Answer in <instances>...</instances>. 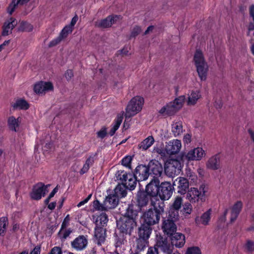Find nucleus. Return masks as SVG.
I'll list each match as a JSON object with an SVG mask.
<instances>
[{
	"label": "nucleus",
	"instance_id": "13d9d810",
	"mask_svg": "<svg viewBox=\"0 0 254 254\" xmlns=\"http://www.w3.org/2000/svg\"><path fill=\"white\" fill-rule=\"evenodd\" d=\"M246 248L250 252L254 251V243L251 241H248L246 244Z\"/></svg>",
	"mask_w": 254,
	"mask_h": 254
},
{
	"label": "nucleus",
	"instance_id": "ddd939ff",
	"mask_svg": "<svg viewBox=\"0 0 254 254\" xmlns=\"http://www.w3.org/2000/svg\"><path fill=\"white\" fill-rule=\"evenodd\" d=\"M136 181H142L147 180L149 176L148 168L147 166L143 165H138L134 171L133 174Z\"/></svg>",
	"mask_w": 254,
	"mask_h": 254
},
{
	"label": "nucleus",
	"instance_id": "7ed1b4c3",
	"mask_svg": "<svg viewBox=\"0 0 254 254\" xmlns=\"http://www.w3.org/2000/svg\"><path fill=\"white\" fill-rule=\"evenodd\" d=\"M185 96H180L176 98L173 101L170 102L163 106L159 111L163 116H170L174 115L183 107L185 100Z\"/></svg>",
	"mask_w": 254,
	"mask_h": 254
},
{
	"label": "nucleus",
	"instance_id": "2eb2a0df",
	"mask_svg": "<svg viewBox=\"0 0 254 254\" xmlns=\"http://www.w3.org/2000/svg\"><path fill=\"white\" fill-rule=\"evenodd\" d=\"M48 191L47 187L40 183L35 185L31 193V197L34 200H39Z\"/></svg>",
	"mask_w": 254,
	"mask_h": 254
},
{
	"label": "nucleus",
	"instance_id": "603ef678",
	"mask_svg": "<svg viewBox=\"0 0 254 254\" xmlns=\"http://www.w3.org/2000/svg\"><path fill=\"white\" fill-rule=\"evenodd\" d=\"M97 137L101 139L104 138L107 134L106 128L104 127H102L101 129L97 133Z\"/></svg>",
	"mask_w": 254,
	"mask_h": 254
},
{
	"label": "nucleus",
	"instance_id": "37998d69",
	"mask_svg": "<svg viewBox=\"0 0 254 254\" xmlns=\"http://www.w3.org/2000/svg\"><path fill=\"white\" fill-rule=\"evenodd\" d=\"M124 235L121 233L120 236H117L115 238V246L116 248L120 247L126 242Z\"/></svg>",
	"mask_w": 254,
	"mask_h": 254
},
{
	"label": "nucleus",
	"instance_id": "e2e57ef3",
	"mask_svg": "<svg viewBox=\"0 0 254 254\" xmlns=\"http://www.w3.org/2000/svg\"><path fill=\"white\" fill-rule=\"evenodd\" d=\"M154 152H156L157 153L160 154L161 155V156H162V157L165 156V153H166V151H165V149L164 150L162 148H156L154 149Z\"/></svg>",
	"mask_w": 254,
	"mask_h": 254
},
{
	"label": "nucleus",
	"instance_id": "20e7f679",
	"mask_svg": "<svg viewBox=\"0 0 254 254\" xmlns=\"http://www.w3.org/2000/svg\"><path fill=\"white\" fill-rule=\"evenodd\" d=\"M206 191L207 188L204 185H201L199 190L191 188L187 193L186 198L192 204L198 203L199 201L203 202L205 199V193Z\"/></svg>",
	"mask_w": 254,
	"mask_h": 254
},
{
	"label": "nucleus",
	"instance_id": "dca6fc26",
	"mask_svg": "<svg viewBox=\"0 0 254 254\" xmlns=\"http://www.w3.org/2000/svg\"><path fill=\"white\" fill-rule=\"evenodd\" d=\"M148 172L150 174H153V177H157L159 178L162 174L163 167L160 163L156 160L150 161L148 165Z\"/></svg>",
	"mask_w": 254,
	"mask_h": 254
},
{
	"label": "nucleus",
	"instance_id": "b1692460",
	"mask_svg": "<svg viewBox=\"0 0 254 254\" xmlns=\"http://www.w3.org/2000/svg\"><path fill=\"white\" fill-rule=\"evenodd\" d=\"M171 243L173 247L182 248L185 244V237L184 235L180 233H174L171 235Z\"/></svg>",
	"mask_w": 254,
	"mask_h": 254
},
{
	"label": "nucleus",
	"instance_id": "6e6552de",
	"mask_svg": "<svg viewBox=\"0 0 254 254\" xmlns=\"http://www.w3.org/2000/svg\"><path fill=\"white\" fill-rule=\"evenodd\" d=\"M182 168L181 163L177 159H169L165 165V171L170 177L179 174Z\"/></svg>",
	"mask_w": 254,
	"mask_h": 254
},
{
	"label": "nucleus",
	"instance_id": "4be33fe9",
	"mask_svg": "<svg viewBox=\"0 0 254 254\" xmlns=\"http://www.w3.org/2000/svg\"><path fill=\"white\" fill-rule=\"evenodd\" d=\"M95 242L98 246H101L105 241L106 230L102 227L97 226L95 228Z\"/></svg>",
	"mask_w": 254,
	"mask_h": 254
},
{
	"label": "nucleus",
	"instance_id": "cd10ccee",
	"mask_svg": "<svg viewBox=\"0 0 254 254\" xmlns=\"http://www.w3.org/2000/svg\"><path fill=\"white\" fill-rule=\"evenodd\" d=\"M150 225L146 223L142 224L138 229V235L139 238L148 239L152 232V228Z\"/></svg>",
	"mask_w": 254,
	"mask_h": 254
},
{
	"label": "nucleus",
	"instance_id": "a18cd8bd",
	"mask_svg": "<svg viewBox=\"0 0 254 254\" xmlns=\"http://www.w3.org/2000/svg\"><path fill=\"white\" fill-rule=\"evenodd\" d=\"M93 208L96 210H107L106 208L105 207L104 202L103 203H101L97 199L93 202Z\"/></svg>",
	"mask_w": 254,
	"mask_h": 254
},
{
	"label": "nucleus",
	"instance_id": "c03bdc74",
	"mask_svg": "<svg viewBox=\"0 0 254 254\" xmlns=\"http://www.w3.org/2000/svg\"><path fill=\"white\" fill-rule=\"evenodd\" d=\"M72 31V28L70 26H65L62 31L61 32L59 36L64 39V38H65L67 37L68 35L71 33Z\"/></svg>",
	"mask_w": 254,
	"mask_h": 254
},
{
	"label": "nucleus",
	"instance_id": "ea45409f",
	"mask_svg": "<svg viewBox=\"0 0 254 254\" xmlns=\"http://www.w3.org/2000/svg\"><path fill=\"white\" fill-rule=\"evenodd\" d=\"M183 203V199L181 196H177L175 197V200L171 206L170 208L174 210H179L181 208Z\"/></svg>",
	"mask_w": 254,
	"mask_h": 254
},
{
	"label": "nucleus",
	"instance_id": "58836bf2",
	"mask_svg": "<svg viewBox=\"0 0 254 254\" xmlns=\"http://www.w3.org/2000/svg\"><path fill=\"white\" fill-rule=\"evenodd\" d=\"M154 139L152 136H149L142 141L139 144V148L143 150H147L154 143Z\"/></svg>",
	"mask_w": 254,
	"mask_h": 254
},
{
	"label": "nucleus",
	"instance_id": "4468645a",
	"mask_svg": "<svg viewBox=\"0 0 254 254\" xmlns=\"http://www.w3.org/2000/svg\"><path fill=\"white\" fill-rule=\"evenodd\" d=\"M182 148L180 140L173 139L169 141L165 146V151L167 154L175 155L178 153Z\"/></svg>",
	"mask_w": 254,
	"mask_h": 254
},
{
	"label": "nucleus",
	"instance_id": "680f3d73",
	"mask_svg": "<svg viewBox=\"0 0 254 254\" xmlns=\"http://www.w3.org/2000/svg\"><path fill=\"white\" fill-rule=\"evenodd\" d=\"M123 118L122 116H118L115 120V124L114 125L117 126L118 127H119L122 122Z\"/></svg>",
	"mask_w": 254,
	"mask_h": 254
},
{
	"label": "nucleus",
	"instance_id": "f3484780",
	"mask_svg": "<svg viewBox=\"0 0 254 254\" xmlns=\"http://www.w3.org/2000/svg\"><path fill=\"white\" fill-rule=\"evenodd\" d=\"M173 186H177L178 192L181 194H185L189 187V183L188 180L184 177H178L173 182Z\"/></svg>",
	"mask_w": 254,
	"mask_h": 254
},
{
	"label": "nucleus",
	"instance_id": "8fccbe9b",
	"mask_svg": "<svg viewBox=\"0 0 254 254\" xmlns=\"http://www.w3.org/2000/svg\"><path fill=\"white\" fill-rule=\"evenodd\" d=\"M186 254H201V251L197 247H192L188 249Z\"/></svg>",
	"mask_w": 254,
	"mask_h": 254
},
{
	"label": "nucleus",
	"instance_id": "393cba45",
	"mask_svg": "<svg viewBox=\"0 0 254 254\" xmlns=\"http://www.w3.org/2000/svg\"><path fill=\"white\" fill-rule=\"evenodd\" d=\"M137 205L141 210L148 204L150 196L144 191H139L137 193Z\"/></svg>",
	"mask_w": 254,
	"mask_h": 254
},
{
	"label": "nucleus",
	"instance_id": "774afa93",
	"mask_svg": "<svg viewBox=\"0 0 254 254\" xmlns=\"http://www.w3.org/2000/svg\"><path fill=\"white\" fill-rule=\"evenodd\" d=\"M71 231L70 230H67L64 231L63 233L61 232V234H63L62 237L63 239H65L70 234Z\"/></svg>",
	"mask_w": 254,
	"mask_h": 254
},
{
	"label": "nucleus",
	"instance_id": "7c9ffc66",
	"mask_svg": "<svg viewBox=\"0 0 254 254\" xmlns=\"http://www.w3.org/2000/svg\"><path fill=\"white\" fill-rule=\"evenodd\" d=\"M21 122V118H18L16 119L13 116L10 117L7 121L8 126L9 128L14 131H17V128L19 126V124Z\"/></svg>",
	"mask_w": 254,
	"mask_h": 254
},
{
	"label": "nucleus",
	"instance_id": "4c0bfd02",
	"mask_svg": "<svg viewBox=\"0 0 254 254\" xmlns=\"http://www.w3.org/2000/svg\"><path fill=\"white\" fill-rule=\"evenodd\" d=\"M94 162V158L93 156H89L86 160L85 163L84 164L82 168L80 171V174L83 175L88 171L90 167L92 166Z\"/></svg>",
	"mask_w": 254,
	"mask_h": 254
},
{
	"label": "nucleus",
	"instance_id": "0eeeda50",
	"mask_svg": "<svg viewBox=\"0 0 254 254\" xmlns=\"http://www.w3.org/2000/svg\"><path fill=\"white\" fill-rule=\"evenodd\" d=\"M116 176L117 180L121 182V184L127 186L128 189L132 190L135 188L136 183L132 174L120 170L116 172Z\"/></svg>",
	"mask_w": 254,
	"mask_h": 254
},
{
	"label": "nucleus",
	"instance_id": "a211bd4d",
	"mask_svg": "<svg viewBox=\"0 0 254 254\" xmlns=\"http://www.w3.org/2000/svg\"><path fill=\"white\" fill-rule=\"evenodd\" d=\"M88 244L87 236L80 235L76 238L71 243L72 248L80 251L85 249Z\"/></svg>",
	"mask_w": 254,
	"mask_h": 254
},
{
	"label": "nucleus",
	"instance_id": "a19ab883",
	"mask_svg": "<svg viewBox=\"0 0 254 254\" xmlns=\"http://www.w3.org/2000/svg\"><path fill=\"white\" fill-rule=\"evenodd\" d=\"M7 225L8 220L6 217H2L0 218V235H4Z\"/></svg>",
	"mask_w": 254,
	"mask_h": 254
},
{
	"label": "nucleus",
	"instance_id": "c9c22d12",
	"mask_svg": "<svg viewBox=\"0 0 254 254\" xmlns=\"http://www.w3.org/2000/svg\"><path fill=\"white\" fill-rule=\"evenodd\" d=\"M108 221L107 215L105 213H102L100 215L98 216L96 221L95 224L96 227L101 226L103 227L106 225Z\"/></svg>",
	"mask_w": 254,
	"mask_h": 254
},
{
	"label": "nucleus",
	"instance_id": "473e14b6",
	"mask_svg": "<svg viewBox=\"0 0 254 254\" xmlns=\"http://www.w3.org/2000/svg\"><path fill=\"white\" fill-rule=\"evenodd\" d=\"M127 186L119 184L114 189V194L118 198H122L126 196Z\"/></svg>",
	"mask_w": 254,
	"mask_h": 254
},
{
	"label": "nucleus",
	"instance_id": "4d7b16f0",
	"mask_svg": "<svg viewBox=\"0 0 254 254\" xmlns=\"http://www.w3.org/2000/svg\"><path fill=\"white\" fill-rule=\"evenodd\" d=\"M50 254H62V252L60 247H55L51 250Z\"/></svg>",
	"mask_w": 254,
	"mask_h": 254
},
{
	"label": "nucleus",
	"instance_id": "09e8293b",
	"mask_svg": "<svg viewBox=\"0 0 254 254\" xmlns=\"http://www.w3.org/2000/svg\"><path fill=\"white\" fill-rule=\"evenodd\" d=\"M132 161V157L130 156H126L122 160V164L126 167L130 168V163Z\"/></svg>",
	"mask_w": 254,
	"mask_h": 254
},
{
	"label": "nucleus",
	"instance_id": "79ce46f5",
	"mask_svg": "<svg viewBox=\"0 0 254 254\" xmlns=\"http://www.w3.org/2000/svg\"><path fill=\"white\" fill-rule=\"evenodd\" d=\"M179 210H174L173 209L170 208L167 219H170L175 222L179 219Z\"/></svg>",
	"mask_w": 254,
	"mask_h": 254
},
{
	"label": "nucleus",
	"instance_id": "f704fd0d",
	"mask_svg": "<svg viewBox=\"0 0 254 254\" xmlns=\"http://www.w3.org/2000/svg\"><path fill=\"white\" fill-rule=\"evenodd\" d=\"M172 132L175 137L182 134L183 132L182 123L181 122H174L172 124Z\"/></svg>",
	"mask_w": 254,
	"mask_h": 254
},
{
	"label": "nucleus",
	"instance_id": "69168bd1",
	"mask_svg": "<svg viewBox=\"0 0 254 254\" xmlns=\"http://www.w3.org/2000/svg\"><path fill=\"white\" fill-rule=\"evenodd\" d=\"M183 141L185 143L188 144L191 141V135L190 134H186L183 138Z\"/></svg>",
	"mask_w": 254,
	"mask_h": 254
},
{
	"label": "nucleus",
	"instance_id": "49530a36",
	"mask_svg": "<svg viewBox=\"0 0 254 254\" xmlns=\"http://www.w3.org/2000/svg\"><path fill=\"white\" fill-rule=\"evenodd\" d=\"M146 239L139 238L136 240V248L139 251H143L146 246Z\"/></svg>",
	"mask_w": 254,
	"mask_h": 254
},
{
	"label": "nucleus",
	"instance_id": "6ab92c4d",
	"mask_svg": "<svg viewBox=\"0 0 254 254\" xmlns=\"http://www.w3.org/2000/svg\"><path fill=\"white\" fill-rule=\"evenodd\" d=\"M119 18V16L118 15H110L105 19L96 21L95 26L102 28H108L111 27Z\"/></svg>",
	"mask_w": 254,
	"mask_h": 254
},
{
	"label": "nucleus",
	"instance_id": "1a4fd4ad",
	"mask_svg": "<svg viewBox=\"0 0 254 254\" xmlns=\"http://www.w3.org/2000/svg\"><path fill=\"white\" fill-rule=\"evenodd\" d=\"M205 151L201 147H197L188 152L181 153V158L183 161L200 160L205 155Z\"/></svg>",
	"mask_w": 254,
	"mask_h": 254
},
{
	"label": "nucleus",
	"instance_id": "a878e982",
	"mask_svg": "<svg viewBox=\"0 0 254 254\" xmlns=\"http://www.w3.org/2000/svg\"><path fill=\"white\" fill-rule=\"evenodd\" d=\"M119 198L114 194L109 195L104 201L105 207L107 210L115 208L118 204Z\"/></svg>",
	"mask_w": 254,
	"mask_h": 254
},
{
	"label": "nucleus",
	"instance_id": "9b49d317",
	"mask_svg": "<svg viewBox=\"0 0 254 254\" xmlns=\"http://www.w3.org/2000/svg\"><path fill=\"white\" fill-rule=\"evenodd\" d=\"M160 181L157 177H153L145 187L144 191L150 197H155L158 194Z\"/></svg>",
	"mask_w": 254,
	"mask_h": 254
},
{
	"label": "nucleus",
	"instance_id": "aec40b11",
	"mask_svg": "<svg viewBox=\"0 0 254 254\" xmlns=\"http://www.w3.org/2000/svg\"><path fill=\"white\" fill-rule=\"evenodd\" d=\"M17 24V21L16 19L13 17H10L4 23L2 27V35L5 36L11 33L12 29Z\"/></svg>",
	"mask_w": 254,
	"mask_h": 254
},
{
	"label": "nucleus",
	"instance_id": "de8ad7c7",
	"mask_svg": "<svg viewBox=\"0 0 254 254\" xmlns=\"http://www.w3.org/2000/svg\"><path fill=\"white\" fill-rule=\"evenodd\" d=\"M191 203L186 202L183 205V208L182 210L184 214L187 215L190 214L191 213L192 207L191 204Z\"/></svg>",
	"mask_w": 254,
	"mask_h": 254
},
{
	"label": "nucleus",
	"instance_id": "bf43d9fd",
	"mask_svg": "<svg viewBox=\"0 0 254 254\" xmlns=\"http://www.w3.org/2000/svg\"><path fill=\"white\" fill-rule=\"evenodd\" d=\"M91 196H92V194H90L85 199H84L83 200L79 202L78 203V204L77 205V207H80L82 205L86 203L89 201V200L91 198Z\"/></svg>",
	"mask_w": 254,
	"mask_h": 254
},
{
	"label": "nucleus",
	"instance_id": "423d86ee",
	"mask_svg": "<svg viewBox=\"0 0 254 254\" xmlns=\"http://www.w3.org/2000/svg\"><path fill=\"white\" fill-rule=\"evenodd\" d=\"M144 103V99L140 96H135L131 99L126 108V118H130L140 112Z\"/></svg>",
	"mask_w": 254,
	"mask_h": 254
},
{
	"label": "nucleus",
	"instance_id": "3c124183",
	"mask_svg": "<svg viewBox=\"0 0 254 254\" xmlns=\"http://www.w3.org/2000/svg\"><path fill=\"white\" fill-rule=\"evenodd\" d=\"M141 31V28L138 26H135L133 28L130 34V37H135L137 36Z\"/></svg>",
	"mask_w": 254,
	"mask_h": 254
},
{
	"label": "nucleus",
	"instance_id": "052dcab7",
	"mask_svg": "<svg viewBox=\"0 0 254 254\" xmlns=\"http://www.w3.org/2000/svg\"><path fill=\"white\" fill-rule=\"evenodd\" d=\"M73 71L72 70H70V69L67 70L66 72L65 73V78L67 80L70 79L72 78V77H73Z\"/></svg>",
	"mask_w": 254,
	"mask_h": 254
},
{
	"label": "nucleus",
	"instance_id": "c756f323",
	"mask_svg": "<svg viewBox=\"0 0 254 254\" xmlns=\"http://www.w3.org/2000/svg\"><path fill=\"white\" fill-rule=\"evenodd\" d=\"M211 209H209L204 212L200 217L195 218V222L198 224L206 225L208 224L210 219Z\"/></svg>",
	"mask_w": 254,
	"mask_h": 254
},
{
	"label": "nucleus",
	"instance_id": "e433bc0d",
	"mask_svg": "<svg viewBox=\"0 0 254 254\" xmlns=\"http://www.w3.org/2000/svg\"><path fill=\"white\" fill-rule=\"evenodd\" d=\"M14 109L20 110H27L29 108V105L26 100L20 99L16 101L13 105Z\"/></svg>",
	"mask_w": 254,
	"mask_h": 254
},
{
	"label": "nucleus",
	"instance_id": "39448f33",
	"mask_svg": "<svg viewBox=\"0 0 254 254\" xmlns=\"http://www.w3.org/2000/svg\"><path fill=\"white\" fill-rule=\"evenodd\" d=\"M194 61L199 77L201 80H205L208 67L201 51L198 50L196 51L194 56Z\"/></svg>",
	"mask_w": 254,
	"mask_h": 254
},
{
	"label": "nucleus",
	"instance_id": "338daca9",
	"mask_svg": "<svg viewBox=\"0 0 254 254\" xmlns=\"http://www.w3.org/2000/svg\"><path fill=\"white\" fill-rule=\"evenodd\" d=\"M69 215H67L64 218L62 225V229H64V227H66V226L68 224V222L69 221Z\"/></svg>",
	"mask_w": 254,
	"mask_h": 254
},
{
	"label": "nucleus",
	"instance_id": "864d4df0",
	"mask_svg": "<svg viewBox=\"0 0 254 254\" xmlns=\"http://www.w3.org/2000/svg\"><path fill=\"white\" fill-rule=\"evenodd\" d=\"M62 40H63V39L60 36H59L58 37L53 39L52 41H51L50 42V43L49 44V46L50 47H52L55 46L57 45H58V44H59L62 41Z\"/></svg>",
	"mask_w": 254,
	"mask_h": 254
},
{
	"label": "nucleus",
	"instance_id": "72a5a7b5",
	"mask_svg": "<svg viewBox=\"0 0 254 254\" xmlns=\"http://www.w3.org/2000/svg\"><path fill=\"white\" fill-rule=\"evenodd\" d=\"M200 97L201 95L198 91H192L190 94H189L188 105L190 106L195 105Z\"/></svg>",
	"mask_w": 254,
	"mask_h": 254
},
{
	"label": "nucleus",
	"instance_id": "0e129e2a",
	"mask_svg": "<svg viewBox=\"0 0 254 254\" xmlns=\"http://www.w3.org/2000/svg\"><path fill=\"white\" fill-rule=\"evenodd\" d=\"M41 247L36 246L34 249L30 252V254H40Z\"/></svg>",
	"mask_w": 254,
	"mask_h": 254
},
{
	"label": "nucleus",
	"instance_id": "f257e3e1",
	"mask_svg": "<svg viewBox=\"0 0 254 254\" xmlns=\"http://www.w3.org/2000/svg\"><path fill=\"white\" fill-rule=\"evenodd\" d=\"M138 211L132 205H129L125 214L117 220V227L120 232L130 235L137 226Z\"/></svg>",
	"mask_w": 254,
	"mask_h": 254
},
{
	"label": "nucleus",
	"instance_id": "5fc2aeb1",
	"mask_svg": "<svg viewBox=\"0 0 254 254\" xmlns=\"http://www.w3.org/2000/svg\"><path fill=\"white\" fill-rule=\"evenodd\" d=\"M187 176L189 177V179L192 181L193 183L196 182L197 179V176L194 173L191 172L189 171L187 173Z\"/></svg>",
	"mask_w": 254,
	"mask_h": 254
},
{
	"label": "nucleus",
	"instance_id": "2f4dec72",
	"mask_svg": "<svg viewBox=\"0 0 254 254\" xmlns=\"http://www.w3.org/2000/svg\"><path fill=\"white\" fill-rule=\"evenodd\" d=\"M30 0H12V1L7 7V12L10 15H11L18 4H24L29 2Z\"/></svg>",
	"mask_w": 254,
	"mask_h": 254
},
{
	"label": "nucleus",
	"instance_id": "f8f14e48",
	"mask_svg": "<svg viewBox=\"0 0 254 254\" xmlns=\"http://www.w3.org/2000/svg\"><path fill=\"white\" fill-rule=\"evenodd\" d=\"M159 248L161 251L165 254H171L173 253L174 247L172 243H170L167 238L160 237L158 238L157 242L154 245Z\"/></svg>",
	"mask_w": 254,
	"mask_h": 254
},
{
	"label": "nucleus",
	"instance_id": "412c9836",
	"mask_svg": "<svg viewBox=\"0 0 254 254\" xmlns=\"http://www.w3.org/2000/svg\"><path fill=\"white\" fill-rule=\"evenodd\" d=\"M53 89V85L50 82L41 81L36 83L34 88V91L37 94L45 93L46 91Z\"/></svg>",
	"mask_w": 254,
	"mask_h": 254
},
{
	"label": "nucleus",
	"instance_id": "f03ea898",
	"mask_svg": "<svg viewBox=\"0 0 254 254\" xmlns=\"http://www.w3.org/2000/svg\"><path fill=\"white\" fill-rule=\"evenodd\" d=\"M164 204L161 202L158 206L154 205L153 209L150 208L143 214L144 222L150 225L159 223L161 215L164 211Z\"/></svg>",
	"mask_w": 254,
	"mask_h": 254
},
{
	"label": "nucleus",
	"instance_id": "c85d7f7f",
	"mask_svg": "<svg viewBox=\"0 0 254 254\" xmlns=\"http://www.w3.org/2000/svg\"><path fill=\"white\" fill-rule=\"evenodd\" d=\"M243 207V203L241 201L236 202L231 208L230 221L231 222L235 221L240 214Z\"/></svg>",
	"mask_w": 254,
	"mask_h": 254
},
{
	"label": "nucleus",
	"instance_id": "6e6d98bb",
	"mask_svg": "<svg viewBox=\"0 0 254 254\" xmlns=\"http://www.w3.org/2000/svg\"><path fill=\"white\" fill-rule=\"evenodd\" d=\"M146 254H159L157 248L155 246L149 247L148 249Z\"/></svg>",
	"mask_w": 254,
	"mask_h": 254
},
{
	"label": "nucleus",
	"instance_id": "5701e85b",
	"mask_svg": "<svg viewBox=\"0 0 254 254\" xmlns=\"http://www.w3.org/2000/svg\"><path fill=\"white\" fill-rule=\"evenodd\" d=\"M162 229L165 233L168 235H171L177 230V226L175 221L170 219H166L163 221Z\"/></svg>",
	"mask_w": 254,
	"mask_h": 254
},
{
	"label": "nucleus",
	"instance_id": "9d476101",
	"mask_svg": "<svg viewBox=\"0 0 254 254\" xmlns=\"http://www.w3.org/2000/svg\"><path fill=\"white\" fill-rule=\"evenodd\" d=\"M173 185L169 182H162L160 184L158 195L162 200H168L172 195Z\"/></svg>",
	"mask_w": 254,
	"mask_h": 254
},
{
	"label": "nucleus",
	"instance_id": "bb28decb",
	"mask_svg": "<svg viewBox=\"0 0 254 254\" xmlns=\"http://www.w3.org/2000/svg\"><path fill=\"white\" fill-rule=\"evenodd\" d=\"M206 167L213 170H217L220 168V156L218 154L210 157L206 164Z\"/></svg>",
	"mask_w": 254,
	"mask_h": 254
}]
</instances>
